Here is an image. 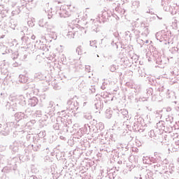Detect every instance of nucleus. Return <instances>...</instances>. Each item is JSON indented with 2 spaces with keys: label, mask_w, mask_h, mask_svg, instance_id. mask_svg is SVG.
Wrapping results in <instances>:
<instances>
[{
  "label": "nucleus",
  "mask_w": 179,
  "mask_h": 179,
  "mask_svg": "<svg viewBox=\"0 0 179 179\" xmlns=\"http://www.w3.org/2000/svg\"><path fill=\"white\" fill-rule=\"evenodd\" d=\"M75 9V6L71 4L64 5V8L60 12L59 15L61 17H69V16H71V13L74 12Z\"/></svg>",
  "instance_id": "f257e3e1"
}]
</instances>
